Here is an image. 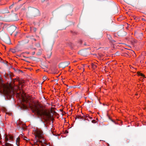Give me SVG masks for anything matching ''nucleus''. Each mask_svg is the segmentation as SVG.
Returning a JSON list of instances; mask_svg holds the SVG:
<instances>
[{"label": "nucleus", "instance_id": "nucleus-1", "mask_svg": "<svg viewBox=\"0 0 146 146\" xmlns=\"http://www.w3.org/2000/svg\"><path fill=\"white\" fill-rule=\"evenodd\" d=\"M22 93H17V95L19 96L21 101L20 105L22 108L24 109H26L29 107L32 110L33 112L36 113L42 119L45 121L48 120L50 117L49 113L43 110L41 107L38 104L33 103L31 104L30 100L31 98L28 97L27 95L22 90Z\"/></svg>", "mask_w": 146, "mask_h": 146}, {"label": "nucleus", "instance_id": "nucleus-2", "mask_svg": "<svg viewBox=\"0 0 146 146\" xmlns=\"http://www.w3.org/2000/svg\"><path fill=\"white\" fill-rule=\"evenodd\" d=\"M2 87L0 91L3 92L8 99H9L13 96H14L15 92L13 88L8 86L4 84L2 85Z\"/></svg>", "mask_w": 146, "mask_h": 146}, {"label": "nucleus", "instance_id": "nucleus-3", "mask_svg": "<svg viewBox=\"0 0 146 146\" xmlns=\"http://www.w3.org/2000/svg\"><path fill=\"white\" fill-rule=\"evenodd\" d=\"M33 133L34 134L36 138H37L39 139L37 141L41 143L42 146H46L47 144L43 142L40 140L42 139H43V133L42 131L40 129H35L33 131Z\"/></svg>", "mask_w": 146, "mask_h": 146}, {"label": "nucleus", "instance_id": "nucleus-4", "mask_svg": "<svg viewBox=\"0 0 146 146\" xmlns=\"http://www.w3.org/2000/svg\"><path fill=\"white\" fill-rule=\"evenodd\" d=\"M137 77L141 76V78H143V79L144 78H145L144 75L142 73L140 72H139L137 71Z\"/></svg>", "mask_w": 146, "mask_h": 146}, {"label": "nucleus", "instance_id": "nucleus-5", "mask_svg": "<svg viewBox=\"0 0 146 146\" xmlns=\"http://www.w3.org/2000/svg\"><path fill=\"white\" fill-rule=\"evenodd\" d=\"M7 135L9 137V140L11 141H13V136L12 135Z\"/></svg>", "mask_w": 146, "mask_h": 146}, {"label": "nucleus", "instance_id": "nucleus-6", "mask_svg": "<svg viewBox=\"0 0 146 146\" xmlns=\"http://www.w3.org/2000/svg\"><path fill=\"white\" fill-rule=\"evenodd\" d=\"M3 146H13L12 144H11L7 142L5 143V144L4 145H3Z\"/></svg>", "mask_w": 146, "mask_h": 146}, {"label": "nucleus", "instance_id": "nucleus-7", "mask_svg": "<svg viewBox=\"0 0 146 146\" xmlns=\"http://www.w3.org/2000/svg\"><path fill=\"white\" fill-rule=\"evenodd\" d=\"M19 140L20 138L19 137H18L17 138L16 141V144L18 146H19Z\"/></svg>", "mask_w": 146, "mask_h": 146}, {"label": "nucleus", "instance_id": "nucleus-8", "mask_svg": "<svg viewBox=\"0 0 146 146\" xmlns=\"http://www.w3.org/2000/svg\"><path fill=\"white\" fill-rule=\"evenodd\" d=\"M9 140V137L7 135H6L5 138V143L7 142Z\"/></svg>", "mask_w": 146, "mask_h": 146}, {"label": "nucleus", "instance_id": "nucleus-9", "mask_svg": "<svg viewBox=\"0 0 146 146\" xmlns=\"http://www.w3.org/2000/svg\"><path fill=\"white\" fill-rule=\"evenodd\" d=\"M92 66L93 68L94 69L96 68L97 67L96 65V64H92Z\"/></svg>", "mask_w": 146, "mask_h": 146}, {"label": "nucleus", "instance_id": "nucleus-10", "mask_svg": "<svg viewBox=\"0 0 146 146\" xmlns=\"http://www.w3.org/2000/svg\"><path fill=\"white\" fill-rule=\"evenodd\" d=\"M46 78H47L46 76H44L43 78V80H44V81L46 80Z\"/></svg>", "mask_w": 146, "mask_h": 146}, {"label": "nucleus", "instance_id": "nucleus-11", "mask_svg": "<svg viewBox=\"0 0 146 146\" xmlns=\"http://www.w3.org/2000/svg\"><path fill=\"white\" fill-rule=\"evenodd\" d=\"M27 138L26 137H25L24 138V139L25 140H26L27 141Z\"/></svg>", "mask_w": 146, "mask_h": 146}, {"label": "nucleus", "instance_id": "nucleus-12", "mask_svg": "<svg viewBox=\"0 0 146 146\" xmlns=\"http://www.w3.org/2000/svg\"><path fill=\"white\" fill-rule=\"evenodd\" d=\"M143 36V34L142 33H141L140 34V36Z\"/></svg>", "mask_w": 146, "mask_h": 146}, {"label": "nucleus", "instance_id": "nucleus-13", "mask_svg": "<svg viewBox=\"0 0 146 146\" xmlns=\"http://www.w3.org/2000/svg\"><path fill=\"white\" fill-rule=\"evenodd\" d=\"M17 88H18V89L20 91H21V89L20 88V87H17Z\"/></svg>", "mask_w": 146, "mask_h": 146}, {"label": "nucleus", "instance_id": "nucleus-14", "mask_svg": "<svg viewBox=\"0 0 146 146\" xmlns=\"http://www.w3.org/2000/svg\"><path fill=\"white\" fill-rule=\"evenodd\" d=\"M2 19V17L1 16H0V20Z\"/></svg>", "mask_w": 146, "mask_h": 146}, {"label": "nucleus", "instance_id": "nucleus-15", "mask_svg": "<svg viewBox=\"0 0 146 146\" xmlns=\"http://www.w3.org/2000/svg\"><path fill=\"white\" fill-rule=\"evenodd\" d=\"M90 117V118L91 119H92V117Z\"/></svg>", "mask_w": 146, "mask_h": 146}, {"label": "nucleus", "instance_id": "nucleus-16", "mask_svg": "<svg viewBox=\"0 0 146 146\" xmlns=\"http://www.w3.org/2000/svg\"><path fill=\"white\" fill-rule=\"evenodd\" d=\"M1 141H0V144H1Z\"/></svg>", "mask_w": 146, "mask_h": 146}, {"label": "nucleus", "instance_id": "nucleus-17", "mask_svg": "<svg viewBox=\"0 0 146 146\" xmlns=\"http://www.w3.org/2000/svg\"><path fill=\"white\" fill-rule=\"evenodd\" d=\"M94 121V120H92V122H93V121Z\"/></svg>", "mask_w": 146, "mask_h": 146}, {"label": "nucleus", "instance_id": "nucleus-18", "mask_svg": "<svg viewBox=\"0 0 146 146\" xmlns=\"http://www.w3.org/2000/svg\"><path fill=\"white\" fill-rule=\"evenodd\" d=\"M139 38H140V39H141V38H140V37Z\"/></svg>", "mask_w": 146, "mask_h": 146}]
</instances>
